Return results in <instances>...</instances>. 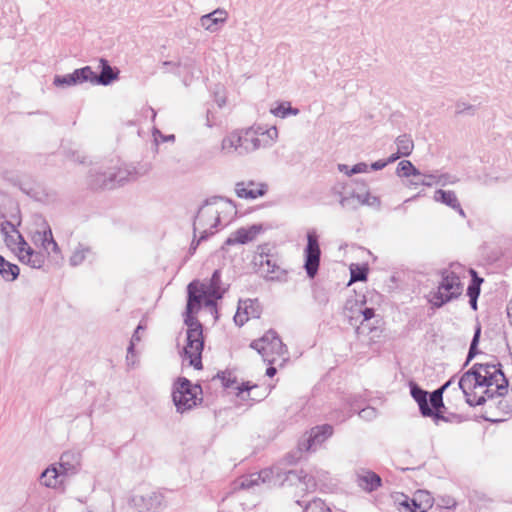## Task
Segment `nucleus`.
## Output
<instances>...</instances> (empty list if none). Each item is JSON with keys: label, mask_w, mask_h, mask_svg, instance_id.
Listing matches in <instances>:
<instances>
[{"label": "nucleus", "mask_w": 512, "mask_h": 512, "mask_svg": "<svg viewBox=\"0 0 512 512\" xmlns=\"http://www.w3.org/2000/svg\"><path fill=\"white\" fill-rule=\"evenodd\" d=\"M202 388L186 378H179L173 386L172 398L176 409L184 413L202 401Z\"/></svg>", "instance_id": "6"}, {"label": "nucleus", "mask_w": 512, "mask_h": 512, "mask_svg": "<svg viewBox=\"0 0 512 512\" xmlns=\"http://www.w3.org/2000/svg\"><path fill=\"white\" fill-rule=\"evenodd\" d=\"M225 22L226 21H218V18H214L209 14L203 15L200 18L201 26L209 32H216L219 29L218 25L223 24Z\"/></svg>", "instance_id": "33"}, {"label": "nucleus", "mask_w": 512, "mask_h": 512, "mask_svg": "<svg viewBox=\"0 0 512 512\" xmlns=\"http://www.w3.org/2000/svg\"><path fill=\"white\" fill-rule=\"evenodd\" d=\"M402 512H425L426 507L422 508L420 504H417L415 500L409 502L408 499L403 501L401 504Z\"/></svg>", "instance_id": "39"}, {"label": "nucleus", "mask_w": 512, "mask_h": 512, "mask_svg": "<svg viewBox=\"0 0 512 512\" xmlns=\"http://www.w3.org/2000/svg\"><path fill=\"white\" fill-rule=\"evenodd\" d=\"M252 387L245 385L244 387H239L238 389L240 390V392H243V391H249Z\"/></svg>", "instance_id": "61"}, {"label": "nucleus", "mask_w": 512, "mask_h": 512, "mask_svg": "<svg viewBox=\"0 0 512 512\" xmlns=\"http://www.w3.org/2000/svg\"><path fill=\"white\" fill-rule=\"evenodd\" d=\"M250 347L255 349L269 364H273L277 357L287 353L286 346L274 330H269L261 338L252 341Z\"/></svg>", "instance_id": "8"}, {"label": "nucleus", "mask_w": 512, "mask_h": 512, "mask_svg": "<svg viewBox=\"0 0 512 512\" xmlns=\"http://www.w3.org/2000/svg\"><path fill=\"white\" fill-rule=\"evenodd\" d=\"M272 474L273 471L271 469H264L258 473H252L248 476L242 477L240 479L239 486L242 489H251L262 483L269 482Z\"/></svg>", "instance_id": "24"}, {"label": "nucleus", "mask_w": 512, "mask_h": 512, "mask_svg": "<svg viewBox=\"0 0 512 512\" xmlns=\"http://www.w3.org/2000/svg\"><path fill=\"white\" fill-rule=\"evenodd\" d=\"M219 223L218 210L211 206L209 200H206L205 204L199 208L193 223L194 237L199 235L197 244L214 234V229L217 228Z\"/></svg>", "instance_id": "7"}, {"label": "nucleus", "mask_w": 512, "mask_h": 512, "mask_svg": "<svg viewBox=\"0 0 512 512\" xmlns=\"http://www.w3.org/2000/svg\"><path fill=\"white\" fill-rule=\"evenodd\" d=\"M340 204L343 208L355 210L358 208L357 195L352 193L349 196H344L340 200Z\"/></svg>", "instance_id": "41"}, {"label": "nucleus", "mask_w": 512, "mask_h": 512, "mask_svg": "<svg viewBox=\"0 0 512 512\" xmlns=\"http://www.w3.org/2000/svg\"><path fill=\"white\" fill-rule=\"evenodd\" d=\"M128 175L129 173L126 170L119 168L116 172L101 173L95 179H90L89 183L94 189H111L116 185H122L129 181Z\"/></svg>", "instance_id": "13"}, {"label": "nucleus", "mask_w": 512, "mask_h": 512, "mask_svg": "<svg viewBox=\"0 0 512 512\" xmlns=\"http://www.w3.org/2000/svg\"><path fill=\"white\" fill-rule=\"evenodd\" d=\"M217 377L221 379L223 386L226 388L233 387V385L235 383V379H232L231 374L228 372L218 373Z\"/></svg>", "instance_id": "45"}, {"label": "nucleus", "mask_w": 512, "mask_h": 512, "mask_svg": "<svg viewBox=\"0 0 512 512\" xmlns=\"http://www.w3.org/2000/svg\"><path fill=\"white\" fill-rule=\"evenodd\" d=\"M358 207L362 205L379 206L380 200L376 196H372L369 192L362 194L356 193Z\"/></svg>", "instance_id": "37"}, {"label": "nucleus", "mask_w": 512, "mask_h": 512, "mask_svg": "<svg viewBox=\"0 0 512 512\" xmlns=\"http://www.w3.org/2000/svg\"><path fill=\"white\" fill-rule=\"evenodd\" d=\"M396 173L399 177H417L422 175V172L415 168L409 160L399 162Z\"/></svg>", "instance_id": "29"}, {"label": "nucleus", "mask_w": 512, "mask_h": 512, "mask_svg": "<svg viewBox=\"0 0 512 512\" xmlns=\"http://www.w3.org/2000/svg\"><path fill=\"white\" fill-rule=\"evenodd\" d=\"M144 329H145V327L142 324H139L131 337L130 344L127 348L126 360H127L128 364H130V363L134 364V362H135L134 361V358H135L134 348H135L136 343L140 342V340H141L140 331H142Z\"/></svg>", "instance_id": "30"}, {"label": "nucleus", "mask_w": 512, "mask_h": 512, "mask_svg": "<svg viewBox=\"0 0 512 512\" xmlns=\"http://www.w3.org/2000/svg\"><path fill=\"white\" fill-rule=\"evenodd\" d=\"M368 171V165L366 163H357L355 164L349 172H346V175L348 176H351L353 174H358V173H365Z\"/></svg>", "instance_id": "47"}, {"label": "nucleus", "mask_w": 512, "mask_h": 512, "mask_svg": "<svg viewBox=\"0 0 512 512\" xmlns=\"http://www.w3.org/2000/svg\"><path fill=\"white\" fill-rule=\"evenodd\" d=\"M277 137L276 127L263 129L258 126L236 130L223 138L221 150L225 154L245 155L261 147L273 145Z\"/></svg>", "instance_id": "3"}, {"label": "nucleus", "mask_w": 512, "mask_h": 512, "mask_svg": "<svg viewBox=\"0 0 512 512\" xmlns=\"http://www.w3.org/2000/svg\"><path fill=\"white\" fill-rule=\"evenodd\" d=\"M470 300H469V303H470V306L473 310H476L477 309V299L478 297H469Z\"/></svg>", "instance_id": "57"}, {"label": "nucleus", "mask_w": 512, "mask_h": 512, "mask_svg": "<svg viewBox=\"0 0 512 512\" xmlns=\"http://www.w3.org/2000/svg\"><path fill=\"white\" fill-rule=\"evenodd\" d=\"M410 393L413 399L418 403L420 412L424 417H433L435 422L445 419L440 413L434 412L430 408L427 400L428 393L416 383H410Z\"/></svg>", "instance_id": "18"}, {"label": "nucleus", "mask_w": 512, "mask_h": 512, "mask_svg": "<svg viewBox=\"0 0 512 512\" xmlns=\"http://www.w3.org/2000/svg\"><path fill=\"white\" fill-rule=\"evenodd\" d=\"M286 479L289 481L297 479L299 481V486L302 491H314L317 487V481L315 479V476L308 472H305L304 470H290L287 473Z\"/></svg>", "instance_id": "21"}, {"label": "nucleus", "mask_w": 512, "mask_h": 512, "mask_svg": "<svg viewBox=\"0 0 512 512\" xmlns=\"http://www.w3.org/2000/svg\"><path fill=\"white\" fill-rule=\"evenodd\" d=\"M455 107H456L455 113L457 115H461V114L474 115V113L476 111L475 106L465 103V102H457Z\"/></svg>", "instance_id": "42"}, {"label": "nucleus", "mask_w": 512, "mask_h": 512, "mask_svg": "<svg viewBox=\"0 0 512 512\" xmlns=\"http://www.w3.org/2000/svg\"><path fill=\"white\" fill-rule=\"evenodd\" d=\"M359 416L364 419V420H372L374 418H376L377 416V411L375 408L373 407H366V408H363L361 409L359 412H358Z\"/></svg>", "instance_id": "44"}, {"label": "nucleus", "mask_w": 512, "mask_h": 512, "mask_svg": "<svg viewBox=\"0 0 512 512\" xmlns=\"http://www.w3.org/2000/svg\"><path fill=\"white\" fill-rule=\"evenodd\" d=\"M92 76V69L90 66H85L80 69L74 70L70 74L56 75L54 77L53 84L57 87H68L73 85L82 84L88 82Z\"/></svg>", "instance_id": "16"}, {"label": "nucleus", "mask_w": 512, "mask_h": 512, "mask_svg": "<svg viewBox=\"0 0 512 512\" xmlns=\"http://www.w3.org/2000/svg\"><path fill=\"white\" fill-rule=\"evenodd\" d=\"M480 334H481V327H480V325H477L475 332H474V336H473L471 344H470L469 351H468L467 362L472 360L475 357V355L478 353L477 346L479 343Z\"/></svg>", "instance_id": "38"}, {"label": "nucleus", "mask_w": 512, "mask_h": 512, "mask_svg": "<svg viewBox=\"0 0 512 512\" xmlns=\"http://www.w3.org/2000/svg\"><path fill=\"white\" fill-rule=\"evenodd\" d=\"M450 384V381L447 382L444 386H442L440 389H437L433 391L430 394L429 401H430V408L434 411L439 413V409L444 406L443 404V390Z\"/></svg>", "instance_id": "32"}, {"label": "nucleus", "mask_w": 512, "mask_h": 512, "mask_svg": "<svg viewBox=\"0 0 512 512\" xmlns=\"http://www.w3.org/2000/svg\"><path fill=\"white\" fill-rule=\"evenodd\" d=\"M367 279V269L356 267V269L351 268V281H364Z\"/></svg>", "instance_id": "43"}, {"label": "nucleus", "mask_w": 512, "mask_h": 512, "mask_svg": "<svg viewBox=\"0 0 512 512\" xmlns=\"http://www.w3.org/2000/svg\"><path fill=\"white\" fill-rule=\"evenodd\" d=\"M434 200L451 207L452 209L456 210L461 216L465 217V212L462 209L454 191H445L442 189L436 190L434 193Z\"/></svg>", "instance_id": "25"}, {"label": "nucleus", "mask_w": 512, "mask_h": 512, "mask_svg": "<svg viewBox=\"0 0 512 512\" xmlns=\"http://www.w3.org/2000/svg\"><path fill=\"white\" fill-rule=\"evenodd\" d=\"M16 234L19 239V247H17L19 260L32 268H41L45 263V255L34 251L19 233Z\"/></svg>", "instance_id": "14"}, {"label": "nucleus", "mask_w": 512, "mask_h": 512, "mask_svg": "<svg viewBox=\"0 0 512 512\" xmlns=\"http://www.w3.org/2000/svg\"><path fill=\"white\" fill-rule=\"evenodd\" d=\"M260 313V305L257 300L247 299L240 301L237 312L234 315V322L238 326H243L250 318H259Z\"/></svg>", "instance_id": "17"}, {"label": "nucleus", "mask_w": 512, "mask_h": 512, "mask_svg": "<svg viewBox=\"0 0 512 512\" xmlns=\"http://www.w3.org/2000/svg\"><path fill=\"white\" fill-rule=\"evenodd\" d=\"M33 241L36 245L40 244L47 254L59 252L58 244L53 239L52 231L49 227L42 232L37 231L33 236Z\"/></svg>", "instance_id": "22"}, {"label": "nucleus", "mask_w": 512, "mask_h": 512, "mask_svg": "<svg viewBox=\"0 0 512 512\" xmlns=\"http://www.w3.org/2000/svg\"><path fill=\"white\" fill-rule=\"evenodd\" d=\"M199 244H197V240L193 239L192 243H191V246H190V251L191 252H194L197 248Z\"/></svg>", "instance_id": "59"}, {"label": "nucleus", "mask_w": 512, "mask_h": 512, "mask_svg": "<svg viewBox=\"0 0 512 512\" xmlns=\"http://www.w3.org/2000/svg\"><path fill=\"white\" fill-rule=\"evenodd\" d=\"M215 300L216 299L212 296H205V298L202 301V305H205V306L211 307V308H215L216 307Z\"/></svg>", "instance_id": "52"}, {"label": "nucleus", "mask_w": 512, "mask_h": 512, "mask_svg": "<svg viewBox=\"0 0 512 512\" xmlns=\"http://www.w3.org/2000/svg\"><path fill=\"white\" fill-rule=\"evenodd\" d=\"M352 413H353V411L350 410L347 414L339 416L338 412L335 411V412L332 413L331 419H333V420H335L337 422H344L347 418L351 417Z\"/></svg>", "instance_id": "50"}, {"label": "nucleus", "mask_w": 512, "mask_h": 512, "mask_svg": "<svg viewBox=\"0 0 512 512\" xmlns=\"http://www.w3.org/2000/svg\"><path fill=\"white\" fill-rule=\"evenodd\" d=\"M208 14L214 18H218V21H226L227 17H228L226 10L221 9V8H218Z\"/></svg>", "instance_id": "48"}, {"label": "nucleus", "mask_w": 512, "mask_h": 512, "mask_svg": "<svg viewBox=\"0 0 512 512\" xmlns=\"http://www.w3.org/2000/svg\"><path fill=\"white\" fill-rule=\"evenodd\" d=\"M321 250L318 235L315 230L308 231L307 245L304 250V268L310 278H314L320 265Z\"/></svg>", "instance_id": "11"}, {"label": "nucleus", "mask_w": 512, "mask_h": 512, "mask_svg": "<svg viewBox=\"0 0 512 512\" xmlns=\"http://www.w3.org/2000/svg\"><path fill=\"white\" fill-rule=\"evenodd\" d=\"M463 292L460 277L454 272L445 270L436 289L429 292L427 301L432 308L438 309L459 298Z\"/></svg>", "instance_id": "4"}, {"label": "nucleus", "mask_w": 512, "mask_h": 512, "mask_svg": "<svg viewBox=\"0 0 512 512\" xmlns=\"http://www.w3.org/2000/svg\"><path fill=\"white\" fill-rule=\"evenodd\" d=\"M333 427L329 424L318 425L310 429L298 443L300 451L315 452L333 435Z\"/></svg>", "instance_id": "9"}, {"label": "nucleus", "mask_w": 512, "mask_h": 512, "mask_svg": "<svg viewBox=\"0 0 512 512\" xmlns=\"http://www.w3.org/2000/svg\"><path fill=\"white\" fill-rule=\"evenodd\" d=\"M7 226L12 232L19 233L18 231L15 230V227L11 223H7ZM1 230L6 235L5 241L8 246H11L12 244H17V246L19 247V239L17 238V234H15V236L8 235L7 227L4 225H2Z\"/></svg>", "instance_id": "40"}, {"label": "nucleus", "mask_w": 512, "mask_h": 512, "mask_svg": "<svg viewBox=\"0 0 512 512\" xmlns=\"http://www.w3.org/2000/svg\"><path fill=\"white\" fill-rule=\"evenodd\" d=\"M423 178V180L432 182L433 184H437V172L436 173H422L420 176Z\"/></svg>", "instance_id": "51"}, {"label": "nucleus", "mask_w": 512, "mask_h": 512, "mask_svg": "<svg viewBox=\"0 0 512 512\" xmlns=\"http://www.w3.org/2000/svg\"><path fill=\"white\" fill-rule=\"evenodd\" d=\"M225 288L221 283V272L215 270L208 283L192 281L187 287V305L184 315V323L187 326L186 345L183 349V361H187L195 369L202 368L201 355L204 347L203 327L194 316L199 312L205 296L221 299Z\"/></svg>", "instance_id": "1"}, {"label": "nucleus", "mask_w": 512, "mask_h": 512, "mask_svg": "<svg viewBox=\"0 0 512 512\" xmlns=\"http://www.w3.org/2000/svg\"><path fill=\"white\" fill-rule=\"evenodd\" d=\"M304 512H331V510L324 501L315 498L305 506Z\"/></svg>", "instance_id": "36"}, {"label": "nucleus", "mask_w": 512, "mask_h": 512, "mask_svg": "<svg viewBox=\"0 0 512 512\" xmlns=\"http://www.w3.org/2000/svg\"><path fill=\"white\" fill-rule=\"evenodd\" d=\"M268 191L266 183H257L255 181H240L235 184V193L242 199H257L264 196Z\"/></svg>", "instance_id": "15"}, {"label": "nucleus", "mask_w": 512, "mask_h": 512, "mask_svg": "<svg viewBox=\"0 0 512 512\" xmlns=\"http://www.w3.org/2000/svg\"><path fill=\"white\" fill-rule=\"evenodd\" d=\"M509 310H512V303H511V304H510V306H509Z\"/></svg>", "instance_id": "64"}, {"label": "nucleus", "mask_w": 512, "mask_h": 512, "mask_svg": "<svg viewBox=\"0 0 512 512\" xmlns=\"http://www.w3.org/2000/svg\"><path fill=\"white\" fill-rule=\"evenodd\" d=\"M163 66H167V67H170V66L177 67L178 65H177L176 63L171 62V61H165V62H163Z\"/></svg>", "instance_id": "60"}, {"label": "nucleus", "mask_w": 512, "mask_h": 512, "mask_svg": "<svg viewBox=\"0 0 512 512\" xmlns=\"http://www.w3.org/2000/svg\"><path fill=\"white\" fill-rule=\"evenodd\" d=\"M82 467V453L76 450H68L61 454L59 470L64 478L78 474Z\"/></svg>", "instance_id": "12"}, {"label": "nucleus", "mask_w": 512, "mask_h": 512, "mask_svg": "<svg viewBox=\"0 0 512 512\" xmlns=\"http://www.w3.org/2000/svg\"><path fill=\"white\" fill-rule=\"evenodd\" d=\"M395 144L399 154H402L404 157L409 156L414 148V142L408 134L398 136L395 140Z\"/></svg>", "instance_id": "28"}, {"label": "nucleus", "mask_w": 512, "mask_h": 512, "mask_svg": "<svg viewBox=\"0 0 512 512\" xmlns=\"http://www.w3.org/2000/svg\"><path fill=\"white\" fill-rule=\"evenodd\" d=\"M338 168L341 172H344L346 174V172H349L350 170L348 169V166L345 165V164H339L338 165Z\"/></svg>", "instance_id": "58"}, {"label": "nucleus", "mask_w": 512, "mask_h": 512, "mask_svg": "<svg viewBox=\"0 0 512 512\" xmlns=\"http://www.w3.org/2000/svg\"><path fill=\"white\" fill-rule=\"evenodd\" d=\"M128 504L138 512H159L165 507L164 495L159 491H151L145 494H134Z\"/></svg>", "instance_id": "10"}, {"label": "nucleus", "mask_w": 512, "mask_h": 512, "mask_svg": "<svg viewBox=\"0 0 512 512\" xmlns=\"http://www.w3.org/2000/svg\"><path fill=\"white\" fill-rule=\"evenodd\" d=\"M456 177L448 174V173H438L437 172V184L446 185L448 183H454Z\"/></svg>", "instance_id": "46"}, {"label": "nucleus", "mask_w": 512, "mask_h": 512, "mask_svg": "<svg viewBox=\"0 0 512 512\" xmlns=\"http://www.w3.org/2000/svg\"><path fill=\"white\" fill-rule=\"evenodd\" d=\"M470 406L482 405L487 399L507 393L508 380L500 365L474 364L458 382Z\"/></svg>", "instance_id": "2"}, {"label": "nucleus", "mask_w": 512, "mask_h": 512, "mask_svg": "<svg viewBox=\"0 0 512 512\" xmlns=\"http://www.w3.org/2000/svg\"><path fill=\"white\" fill-rule=\"evenodd\" d=\"M387 166L386 160H378L371 164L373 170H381Z\"/></svg>", "instance_id": "54"}, {"label": "nucleus", "mask_w": 512, "mask_h": 512, "mask_svg": "<svg viewBox=\"0 0 512 512\" xmlns=\"http://www.w3.org/2000/svg\"><path fill=\"white\" fill-rule=\"evenodd\" d=\"M262 230L261 224H254L248 228H239L227 239L226 243L229 245L246 244L253 241Z\"/></svg>", "instance_id": "19"}, {"label": "nucleus", "mask_w": 512, "mask_h": 512, "mask_svg": "<svg viewBox=\"0 0 512 512\" xmlns=\"http://www.w3.org/2000/svg\"><path fill=\"white\" fill-rule=\"evenodd\" d=\"M361 314L363 315V320H370L374 317V309L372 308H365L361 311Z\"/></svg>", "instance_id": "53"}, {"label": "nucleus", "mask_w": 512, "mask_h": 512, "mask_svg": "<svg viewBox=\"0 0 512 512\" xmlns=\"http://www.w3.org/2000/svg\"><path fill=\"white\" fill-rule=\"evenodd\" d=\"M102 67L101 73L97 75L92 71V76L88 82L92 84L109 85L113 80L117 79L118 73L114 72L108 61L105 59L100 60Z\"/></svg>", "instance_id": "23"}, {"label": "nucleus", "mask_w": 512, "mask_h": 512, "mask_svg": "<svg viewBox=\"0 0 512 512\" xmlns=\"http://www.w3.org/2000/svg\"><path fill=\"white\" fill-rule=\"evenodd\" d=\"M271 112L276 116L280 118H285L289 114L297 115L299 113V110L297 108H292L290 106V103H282L276 108L272 109Z\"/></svg>", "instance_id": "35"}, {"label": "nucleus", "mask_w": 512, "mask_h": 512, "mask_svg": "<svg viewBox=\"0 0 512 512\" xmlns=\"http://www.w3.org/2000/svg\"><path fill=\"white\" fill-rule=\"evenodd\" d=\"M149 110L151 111L152 113V119H155L156 117V111L153 109V108H149Z\"/></svg>", "instance_id": "62"}, {"label": "nucleus", "mask_w": 512, "mask_h": 512, "mask_svg": "<svg viewBox=\"0 0 512 512\" xmlns=\"http://www.w3.org/2000/svg\"><path fill=\"white\" fill-rule=\"evenodd\" d=\"M400 157H402V154H399V151L397 150L396 153H393L388 159H386L387 165L390 164V163L395 162Z\"/></svg>", "instance_id": "55"}, {"label": "nucleus", "mask_w": 512, "mask_h": 512, "mask_svg": "<svg viewBox=\"0 0 512 512\" xmlns=\"http://www.w3.org/2000/svg\"><path fill=\"white\" fill-rule=\"evenodd\" d=\"M426 507H431V503L429 501L426 502Z\"/></svg>", "instance_id": "63"}, {"label": "nucleus", "mask_w": 512, "mask_h": 512, "mask_svg": "<svg viewBox=\"0 0 512 512\" xmlns=\"http://www.w3.org/2000/svg\"><path fill=\"white\" fill-rule=\"evenodd\" d=\"M20 269L16 264L10 263L0 255V275L8 282H12L19 276Z\"/></svg>", "instance_id": "27"}, {"label": "nucleus", "mask_w": 512, "mask_h": 512, "mask_svg": "<svg viewBox=\"0 0 512 512\" xmlns=\"http://www.w3.org/2000/svg\"><path fill=\"white\" fill-rule=\"evenodd\" d=\"M90 252H91V249L89 247L79 244L75 248V250L73 251V253L69 259L70 265L71 266L80 265L85 260L86 255L89 254Z\"/></svg>", "instance_id": "31"}, {"label": "nucleus", "mask_w": 512, "mask_h": 512, "mask_svg": "<svg viewBox=\"0 0 512 512\" xmlns=\"http://www.w3.org/2000/svg\"><path fill=\"white\" fill-rule=\"evenodd\" d=\"M470 273L472 275V281L467 288V295L469 297H478L480 294V285L483 282V279L477 276V273L471 269Z\"/></svg>", "instance_id": "34"}, {"label": "nucleus", "mask_w": 512, "mask_h": 512, "mask_svg": "<svg viewBox=\"0 0 512 512\" xmlns=\"http://www.w3.org/2000/svg\"><path fill=\"white\" fill-rule=\"evenodd\" d=\"M410 185L411 186H415V187L419 186V185L431 187L432 186V182L423 180L422 177H414V179L410 181Z\"/></svg>", "instance_id": "49"}, {"label": "nucleus", "mask_w": 512, "mask_h": 512, "mask_svg": "<svg viewBox=\"0 0 512 512\" xmlns=\"http://www.w3.org/2000/svg\"><path fill=\"white\" fill-rule=\"evenodd\" d=\"M253 263L257 267V272L265 279L271 281L287 280V271L280 266L278 257L269 252L267 245L257 248Z\"/></svg>", "instance_id": "5"}, {"label": "nucleus", "mask_w": 512, "mask_h": 512, "mask_svg": "<svg viewBox=\"0 0 512 512\" xmlns=\"http://www.w3.org/2000/svg\"><path fill=\"white\" fill-rule=\"evenodd\" d=\"M40 479L46 487L51 488L57 487L65 480L60 470L55 465H51L50 467L46 468L42 472Z\"/></svg>", "instance_id": "26"}, {"label": "nucleus", "mask_w": 512, "mask_h": 512, "mask_svg": "<svg viewBox=\"0 0 512 512\" xmlns=\"http://www.w3.org/2000/svg\"><path fill=\"white\" fill-rule=\"evenodd\" d=\"M356 482L361 489L367 492H372L381 486L380 476L367 469H359L356 472Z\"/></svg>", "instance_id": "20"}, {"label": "nucleus", "mask_w": 512, "mask_h": 512, "mask_svg": "<svg viewBox=\"0 0 512 512\" xmlns=\"http://www.w3.org/2000/svg\"><path fill=\"white\" fill-rule=\"evenodd\" d=\"M276 372H277L276 368L273 367V366H270L266 370V375L269 376V377H272V376H274L276 374Z\"/></svg>", "instance_id": "56"}]
</instances>
